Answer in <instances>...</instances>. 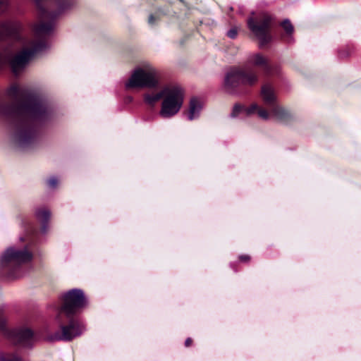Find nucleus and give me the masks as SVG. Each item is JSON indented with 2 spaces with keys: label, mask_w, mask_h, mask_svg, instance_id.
<instances>
[{
  "label": "nucleus",
  "mask_w": 361,
  "mask_h": 361,
  "mask_svg": "<svg viewBox=\"0 0 361 361\" xmlns=\"http://www.w3.org/2000/svg\"><path fill=\"white\" fill-rule=\"evenodd\" d=\"M7 95L13 103L4 105L0 102V116L23 128L16 133L15 140L20 146H25L33 137V133L28 126L34 121L45 119L47 108L37 98L27 96L25 90L16 85L10 87Z\"/></svg>",
  "instance_id": "nucleus-1"
},
{
  "label": "nucleus",
  "mask_w": 361,
  "mask_h": 361,
  "mask_svg": "<svg viewBox=\"0 0 361 361\" xmlns=\"http://www.w3.org/2000/svg\"><path fill=\"white\" fill-rule=\"evenodd\" d=\"M39 10V23L35 27L38 35L49 33L54 28V18L69 10L74 0H35Z\"/></svg>",
  "instance_id": "nucleus-2"
},
{
  "label": "nucleus",
  "mask_w": 361,
  "mask_h": 361,
  "mask_svg": "<svg viewBox=\"0 0 361 361\" xmlns=\"http://www.w3.org/2000/svg\"><path fill=\"white\" fill-rule=\"evenodd\" d=\"M159 84V71L149 63L136 68L126 82L127 90L134 88H155Z\"/></svg>",
  "instance_id": "nucleus-3"
},
{
  "label": "nucleus",
  "mask_w": 361,
  "mask_h": 361,
  "mask_svg": "<svg viewBox=\"0 0 361 361\" xmlns=\"http://www.w3.org/2000/svg\"><path fill=\"white\" fill-rule=\"evenodd\" d=\"M164 92L159 115L164 118H168L174 116L180 110L183 104L184 91L180 85H174L165 87Z\"/></svg>",
  "instance_id": "nucleus-4"
},
{
  "label": "nucleus",
  "mask_w": 361,
  "mask_h": 361,
  "mask_svg": "<svg viewBox=\"0 0 361 361\" xmlns=\"http://www.w3.org/2000/svg\"><path fill=\"white\" fill-rule=\"evenodd\" d=\"M46 45L43 41H32L21 51L12 55L8 50H4L7 56V63H9L13 72L17 75L28 64L33 56L42 51Z\"/></svg>",
  "instance_id": "nucleus-5"
},
{
  "label": "nucleus",
  "mask_w": 361,
  "mask_h": 361,
  "mask_svg": "<svg viewBox=\"0 0 361 361\" xmlns=\"http://www.w3.org/2000/svg\"><path fill=\"white\" fill-rule=\"evenodd\" d=\"M32 259V254L27 248L17 250L13 247L8 248L1 256L0 264L2 267L8 268L10 275L13 276V271L22 264L27 263Z\"/></svg>",
  "instance_id": "nucleus-6"
},
{
  "label": "nucleus",
  "mask_w": 361,
  "mask_h": 361,
  "mask_svg": "<svg viewBox=\"0 0 361 361\" xmlns=\"http://www.w3.org/2000/svg\"><path fill=\"white\" fill-rule=\"evenodd\" d=\"M63 304L61 312L67 317H71L77 313L80 310L87 305V300L80 289H72L66 292L62 298Z\"/></svg>",
  "instance_id": "nucleus-7"
},
{
  "label": "nucleus",
  "mask_w": 361,
  "mask_h": 361,
  "mask_svg": "<svg viewBox=\"0 0 361 361\" xmlns=\"http://www.w3.org/2000/svg\"><path fill=\"white\" fill-rule=\"evenodd\" d=\"M271 17L267 13H260L255 19L250 17L247 19V26L255 35L261 41L262 44L269 42V29Z\"/></svg>",
  "instance_id": "nucleus-8"
},
{
  "label": "nucleus",
  "mask_w": 361,
  "mask_h": 361,
  "mask_svg": "<svg viewBox=\"0 0 361 361\" xmlns=\"http://www.w3.org/2000/svg\"><path fill=\"white\" fill-rule=\"evenodd\" d=\"M85 331V326L78 320L72 319L68 324L62 325L61 331L56 332L52 340L69 341L80 336Z\"/></svg>",
  "instance_id": "nucleus-9"
},
{
  "label": "nucleus",
  "mask_w": 361,
  "mask_h": 361,
  "mask_svg": "<svg viewBox=\"0 0 361 361\" xmlns=\"http://www.w3.org/2000/svg\"><path fill=\"white\" fill-rule=\"evenodd\" d=\"M22 23L17 20H6L0 23V40L7 38L19 39L23 30Z\"/></svg>",
  "instance_id": "nucleus-10"
},
{
  "label": "nucleus",
  "mask_w": 361,
  "mask_h": 361,
  "mask_svg": "<svg viewBox=\"0 0 361 361\" xmlns=\"http://www.w3.org/2000/svg\"><path fill=\"white\" fill-rule=\"evenodd\" d=\"M242 69L238 68H231L226 74L224 78V88L232 93L240 85H243Z\"/></svg>",
  "instance_id": "nucleus-11"
},
{
  "label": "nucleus",
  "mask_w": 361,
  "mask_h": 361,
  "mask_svg": "<svg viewBox=\"0 0 361 361\" xmlns=\"http://www.w3.org/2000/svg\"><path fill=\"white\" fill-rule=\"evenodd\" d=\"M271 115L279 122L287 123L293 118V114L285 107L276 104L271 108Z\"/></svg>",
  "instance_id": "nucleus-12"
},
{
  "label": "nucleus",
  "mask_w": 361,
  "mask_h": 361,
  "mask_svg": "<svg viewBox=\"0 0 361 361\" xmlns=\"http://www.w3.org/2000/svg\"><path fill=\"white\" fill-rule=\"evenodd\" d=\"M18 343L25 347H29L35 340L34 334L28 328H23L13 332Z\"/></svg>",
  "instance_id": "nucleus-13"
},
{
  "label": "nucleus",
  "mask_w": 361,
  "mask_h": 361,
  "mask_svg": "<svg viewBox=\"0 0 361 361\" xmlns=\"http://www.w3.org/2000/svg\"><path fill=\"white\" fill-rule=\"evenodd\" d=\"M202 102L196 97L192 98L189 103L188 110L186 114L189 121H192L199 118L200 111L202 109Z\"/></svg>",
  "instance_id": "nucleus-14"
},
{
  "label": "nucleus",
  "mask_w": 361,
  "mask_h": 361,
  "mask_svg": "<svg viewBox=\"0 0 361 361\" xmlns=\"http://www.w3.org/2000/svg\"><path fill=\"white\" fill-rule=\"evenodd\" d=\"M249 61L255 66L262 67L266 74H269L271 71V67L267 59L261 54L250 56Z\"/></svg>",
  "instance_id": "nucleus-15"
},
{
  "label": "nucleus",
  "mask_w": 361,
  "mask_h": 361,
  "mask_svg": "<svg viewBox=\"0 0 361 361\" xmlns=\"http://www.w3.org/2000/svg\"><path fill=\"white\" fill-rule=\"evenodd\" d=\"M261 95L263 101L271 108L273 105L276 104V96L274 89L269 85H264L262 87Z\"/></svg>",
  "instance_id": "nucleus-16"
},
{
  "label": "nucleus",
  "mask_w": 361,
  "mask_h": 361,
  "mask_svg": "<svg viewBox=\"0 0 361 361\" xmlns=\"http://www.w3.org/2000/svg\"><path fill=\"white\" fill-rule=\"evenodd\" d=\"M164 87L159 92L145 93L143 95L144 102L147 104L154 106L157 102L164 97Z\"/></svg>",
  "instance_id": "nucleus-17"
},
{
  "label": "nucleus",
  "mask_w": 361,
  "mask_h": 361,
  "mask_svg": "<svg viewBox=\"0 0 361 361\" xmlns=\"http://www.w3.org/2000/svg\"><path fill=\"white\" fill-rule=\"evenodd\" d=\"M243 85L252 86L258 81V75L253 71H245L242 70Z\"/></svg>",
  "instance_id": "nucleus-18"
},
{
  "label": "nucleus",
  "mask_w": 361,
  "mask_h": 361,
  "mask_svg": "<svg viewBox=\"0 0 361 361\" xmlns=\"http://www.w3.org/2000/svg\"><path fill=\"white\" fill-rule=\"evenodd\" d=\"M246 111L247 115L257 113L258 116L264 120H268L270 116H271V113L269 114L265 109L258 106L256 104H252Z\"/></svg>",
  "instance_id": "nucleus-19"
},
{
  "label": "nucleus",
  "mask_w": 361,
  "mask_h": 361,
  "mask_svg": "<svg viewBox=\"0 0 361 361\" xmlns=\"http://www.w3.org/2000/svg\"><path fill=\"white\" fill-rule=\"evenodd\" d=\"M0 361H23L20 357H19L16 354L6 353L1 354L0 355Z\"/></svg>",
  "instance_id": "nucleus-20"
},
{
  "label": "nucleus",
  "mask_w": 361,
  "mask_h": 361,
  "mask_svg": "<svg viewBox=\"0 0 361 361\" xmlns=\"http://www.w3.org/2000/svg\"><path fill=\"white\" fill-rule=\"evenodd\" d=\"M36 215L39 220H41L42 222H44L49 219L50 216V213L49 211L46 209H41L37 211Z\"/></svg>",
  "instance_id": "nucleus-21"
},
{
  "label": "nucleus",
  "mask_w": 361,
  "mask_h": 361,
  "mask_svg": "<svg viewBox=\"0 0 361 361\" xmlns=\"http://www.w3.org/2000/svg\"><path fill=\"white\" fill-rule=\"evenodd\" d=\"M247 109H244L241 105L240 104H235L234 106H233V111H232V113L231 114V116L232 117H236L238 115H239L240 113H243L244 112L246 115H247Z\"/></svg>",
  "instance_id": "nucleus-22"
},
{
  "label": "nucleus",
  "mask_w": 361,
  "mask_h": 361,
  "mask_svg": "<svg viewBox=\"0 0 361 361\" xmlns=\"http://www.w3.org/2000/svg\"><path fill=\"white\" fill-rule=\"evenodd\" d=\"M281 25L287 34H292L293 32V26L288 20H285L282 22Z\"/></svg>",
  "instance_id": "nucleus-23"
},
{
  "label": "nucleus",
  "mask_w": 361,
  "mask_h": 361,
  "mask_svg": "<svg viewBox=\"0 0 361 361\" xmlns=\"http://www.w3.org/2000/svg\"><path fill=\"white\" fill-rule=\"evenodd\" d=\"M9 6L8 0H0V16L8 11Z\"/></svg>",
  "instance_id": "nucleus-24"
},
{
  "label": "nucleus",
  "mask_w": 361,
  "mask_h": 361,
  "mask_svg": "<svg viewBox=\"0 0 361 361\" xmlns=\"http://www.w3.org/2000/svg\"><path fill=\"white\" fill-rule=\"evenodd\" d=\"M227 36L231 39L236 38L238 35V29L237 27H232L227 32Z\"/></svg>",
  "instance_id": "nucleus-25"
},
{
  "label": "nucleus",
  "mask_w": 361,
  "mask_h": 361,
  "mask_svg": "<svg viewBox=\"0 0 361 361\" xmlns=\"http://www.w3.org/2000/svg\"><path fill=\"white\" fill-rule=\"evenodd\" d=\"M7 55L4 53V50L0 52V68L7 63Z\"/></svg>",
  "instance_id": "nucleus-26"
},
{
  "label": "nucleus",
  "mask_w": 361,
  "mask_h": 361,
  "mask_svg": "<svg viewBox=\"0 0 361 361\" xmlns=\"http://www.w3.org/2000/svg\"><path fill=\"white\" fill-rule=\"evenodd\" d=\"M57 183H58V180L56 177H51L48 180V185L51 188H55L57 185Z\"/></svg>",
  "instance_id": "nucleus-27"
},
{
  "label": "nucleus",
  "mask_w": 361,
  "mask_h": 361,
  "mask_svg": "<svg viewBox=\"0 0 361 361\" xmlns=\"http://www.w3.org/2000/svg\"><path fill=\"white\" fill-rule=\"evenodd\" d=\"M240 259L243 262H247L250 259V257L249 255H241L240 256Z\"/></svg>",
  "instance_id": "nucleus-28"
},
{
  "label": "nucleus",
  "mask_w": 361,
  "mask_h": 361,
  "mask_svg": "<svg viewBox=\"0 0 361 361\" xmlns=\"http://www.w3.org/2000/svg\"><path fill=\"white\" fill-rule=\"evenodd\" d=\"M192 343V340L190 338H188L185 341V345L186 347L190 346Z\"/></svg>",
  "instance_id": "nucleus-29"
},
{
  "label": "nucleus",
  "mask_w": 361,
  "mask_h": 361,
  "mask_svg": "<svg viewBox=\"0 0 361 361\" xmlns=\"http://www.w3.org/2000/svg\"><path fill=\"white\" fill-rule=\"evenodd\" d=\"M148 21H149V24H151V25L154 24L155 20H154V16L152 15L149 16Z\"/></svg>",
  "instance_id": "nucleus-30"
},
{
  "label": "nucleus",
  "mask_w": 361,
  "mask_h": 361,
  "mask_svg": "<svg viewBox=\"0 0 361 361\" xmlns=\"http://www.w3.org/2000/svg\"><path fill=\"white\" fill-rule=\"evenodd\" d=\"M4 324L3 322L0 323V329L3 330L4 329Z\"/></svg>",
  "instance_id": "nucleus-31"
}]
</instances>
